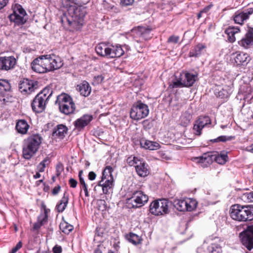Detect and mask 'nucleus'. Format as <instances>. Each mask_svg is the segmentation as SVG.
<instances>
[{
	"instance_id": "obj_1",
	"label": "nucleus",
	"mask_w": 253,
	"mask_h": 253,
	"mask_svg": "<svg viewBox=\"0 0 253 253\" xmlns=\"http://www.w3.org/2000/svg\"><path fill=\"white\" fill-rule=\"evenodd\" d=\"M87 12L85 7L80 6H70L68 9V13L61 16V22L62 25L70 30H80L84 24V17Z\"/></svg>"
},
{
	"instance_id": "obj_2",
	"label": "nucleus",
	"mask_w": 253,
	"mask_h": 253,
	"mask_svg": "<svg viewBox=\"0 0 253 253\" xmlns=\"http://www.w3.org/2000/svg\"><path fill=\"white\" fill-rule=\"evenodd\" d=\"M230 215L234 220L247 221L253 220V207L239 204L232 205L230 210Z\"/></svg>"
},
{
	"instance_id": "obj_3",
	"label": "nucleus",
	"mask_w": 253,
	"mask_h": 253,
	"mask_svg": "<svg viewBox=\"0 0 253 253\" xmlns=\"http://www.w3.org/2000/svg\"><path fill=\"white\" fill-rule=\"evenodd\" d=\"M42 140V137L39 134L32 135L25 140L23 147L24 159L29 160L37 153Z\"/></svg>"
},
{
	"instance_id": "obj_4",
	"label": "nucleus",
	"mask_w": 253,
	"mask_h": 253,
	"mask_svg": "<svg viewBox=\"0 0 253 253\" xmlns=\"http://www.w3.org/2000/svg\"><path fill=\"white\" fill-rule=\"evenodd\" d=\"M55 104L58 105L60 111L65 115L73 113L76 109V106L72 98L65 93L57 96Z\"/></svg>"
},
{
	"instance_id": "obj_5",
	"label": "nucleus",
	"mask_w": 253,
	"mask_h": 253,
	"mask_svg": "<svg viewBox=\"0 0 253 253\" xmlns=\"http://www.w3.org/2000/svg\"><path fill=\"white\" fill-rule=\"evenodd\" d=\"M149 113L148 106L139 101L132 105L130 110L129 115L132 120L138 121L147 117Z\"/></svg>"
},
{
	"instance_id": "obj_6",
	"label": "nucleus",
	"mask_w": 253,
	"mask_h": 253,
	"mask_svg": "<svg viewBox=\"0 0 253 253\" xmlns=\"http://www.w3.org/2000/svg\"><path fill=\"white\" fill-rule=\"evenodd\" d=\"M149 207L150 212L155 215L167 214L169 211V201L166 199L155 200L150 204Z\"/></svg>"
},
{
	"instance_id": "obj_7",
	"label": "nucleus",
	"mask_w": 253,
	"mask_h": 253,
	"mask_svg": "<svg viewBox=\"0 0 253 253\" xmlns=\"http://www.w3.org/2000/svg\"><path fill=\"white\" fill-rule=\"evenodd\" d=\"M148 200V197L141 191L134 192L126 204L129 208H138L143 206Z\"/></svg>"
},
{
	"instance_id": "obj_8",
	"label": "nucleus",
	"mask_w": 253,
	"mask_h": 253,
	"mask_svg": "<svg viewBox=\"0 0 253 253\" xmlns=\"http://www.w3.org/2000/svg\"><path fill=\"white\" fill-rule=\"evenodd\" d=\"M173 206L179 211H192L197 206V202L190 198L174 199L172 202Z\"/></svg>"
},
{
	"instance_id": "obj_9",
	"label": "nucleus",
	"mask_w": 253,
	"mask_h": 253,
	"mask_svg": "<svg viewBox=\"0 0 253 253\" xmlns=\"http://www.w3.org/2000/svg\"><path fill=\"white\" fill-rule=\"evenodd\" d=\"M9 18L11 21L18 25L24 24L28 19L25 9L20 5L14 7L13 13L9 16Z\"/></svg>"
},
{
	"instance_id": "obj_10",
	"label": "nucleus",
	"mask_w": 253,
	"mask_h": 253,
	"mask_svg": "<svg viewBox=\"0 0 253 253\" xmlns=\"http://www.w3.org/2000/svg\"><path fill=\"white\" fill-rule=\"evenodd\" d=\"M243 245L249 250L253 249V225L248 226L247 229L240 233Z\"/></svg>"
},
{
	"instance_id": "obj_11",
	"label": "nucleus",
	"mask_w": 253,
	"mask_h": 253,
	"mask_svg": "<svg viewBox=\"0 0 253 253\" xmlns=\"http://www.w3.org/2000/svg\"><path fill=\"white\" fill-rule=\"evenodd\" d=\"M211 123V121L209 116H200L194 125L193 133L196 135H201L203 128L208 125H210Z\"/></svg>"
},
{
	"instance_id": "obj_12",
	"label": "nucleus",
	"mask_w": 253,
	"mask_h": 253,
	"mask_svg": "<svg viewBox=\"0 0 253 253\" xmlns=\"http://www.w3.org/2000/svg\"><path fill=\"white\" fill-rule=\"evenodd\" d=\"M151 29L148 27L139 26L131 30V33L134 38H139V41L141 40H147L150 39L152 36L150 35ZM137 42L139 40H136Z\"/></svg>"
},
{
	"instance_id": "obj_13",
	"label": "nucleus",
	"mask_w": 253,
	"mask_h": 253,
	"mask_svg": "<svg viewBox=\"0 0 253 253\" xmlns=\"http://www.w3.org/2000/svg\"><path fill=\"white\" fill-rule=\"evenodd\" d=\"M47 101L38 94L31 104L33 110L36 113H42L45 109Z\"/></svg>"
},
{
	"instance_id": "obj_14",
	"label": "nucleus",
	"mask_w": 253,
	"mask_h": 253,
	"mask_svg": "<svg viewBox=\"0 0 253 253\" xmlns=\"http://www.w3.org/2000/svg\"><path fill=\"white\" fill-rule=\"evenodd\" d=\"M123 47L127 49V46L126 45L122 46L120 44L109 45L108 46L107 57L113 58L122 56L125 53Z\"/></svg>"
},
{
	"instance_id": "obj_15",
	"label": "nucleus",
	"mask_w": 253,
	"mask_h": 253,
	"mask_svg": "<svg viewBox=\"0 0 253 253\" xmlns=\"http://www.w3.org/2000/svg\"><path fill=\"white\" fill-rule=\"evenodd\" d=\"M16 63V60L13 56H4L0 57V70L8 71L13 69Z\"/></svg>"
},
{
	"instance_id": "obj_16",
	"label": "nucleus",
	"mask_w": 253,
	"mask_h": 253,
	"mask_svg": "<svg viewBox=\"0 0 253 253\" xmlns=\"http://www.w3.org/2000/svg\"><path fill=\"white\" fill-rule=\"evenodd\" d=\"M253 14V7H249L243 11L236 13L234 20L236 24L242 25L244 21L249 19L250 16Z\"/></svg>"
},
{
	"instance_id": "obj_17",
	"label": "nucleus",
	"mask_w": 253,
	"mask_h": 253,
	"mask_svg": "<svg viewBox=\"0 0 253 253\" xmlns=\"http://www.w3.org/2000/svg\"><path fill=\"white\" fill-rule=\"evenodd\" d=\"M239 44L245 48H248L253 44V28L249 27L245 37L239 42Z\"/></svg>"
},
{
	"instance_id": "obj_18",
	"label": "nucleus",
	"mask_w": 253,
	"mask_h": 253,
	"mask_svg": "<svg viewBox=\"0 0 253 253\" xmlns=\"http://www.w3.org/2000/svg\"><path fill=\"white\" fill-rule=\"evenodd\" d=\"M92 120V116L89 115H84L74 123L75 127L79 130L83 129Z\"/></svg>"
},
{
	"instance_id": "obj_19",
	"label": "nucleus",
	"mask_w": 253,
	"mask_h": 253,
	"mask_svg": "<svg viewBox=\"0 0 253 253\" xmlns=\"http://www.w3.org/2000/svg\"><path fill=\"white\" fill-rule=\"evenodd\" d=\"M135 170L137 174L140 177H145L150 173L149 168L145 162L140 161L138 162L137 165L135 166Z\"/></svg>"
},
{
	"instance_id": "obj_20",
	"label": "nucleus",
	"mask_w": 253,
	"mask_h": 253,
	"mask_svg": "<svg viewBox=\"0 0 253 253\" xmlns=\"http://www.w3.org/2000/svg\"><path fill=\"white\" fill-rule=\"evenodd\" d=\"M181 74L183 79V84L186 87L192 86L198 79L197 74H193L190 73H183Z\"/></svg>"
},
{
	"instance_id": "obj_21",
	"label": "nucleus",
	"mask_w": 253,
	"mask_h": 253,
	"mask_svg": "<svg viewBox=\"0 0 253 253\" xmlns=\"http://www.w3.org/2000/svg\"><path fill=\"white\" fill-rule=\"evenodd\" d=\"M113 179L101 178V180L98 182V186L102 187L103 192L105 194H107L110 192L113 186Z\"/></svg>"
},
{
	"instance_id": "obj_22",
	"label": "nucleus",
	"mask_w": 253,
	"mask_h": 253,
	"mask_svg": "<svg viewBox=\"0 0 253 253\" xmlns=\"http://www.w3.org/2000/svg\"><path fill=\"white\" fill-rule=\"evenodd\" d=\"M68 128L63 125H58L55 126L52 132V136L55 138L62 139L67 134Z\"/></svg>"
},
{
	"instance_id": "obj_23",
	"label": "nucleus",
	"mask_w": 253,
	"mask_h": 253,
	"mask_svg": "<svg viewBox=\"0 0 253 253\" xmlns=\"http://www.w3.org/2000/svg\"><path fill=\"white\" fill-rule=\"evenodd\" d=\"M19 90L22 93L30 94L35 90V85L32 81L26 80L19 84Z\"/></svg>"
},
{
	"instance_id": "obj_24",
	"label": "nucleus",
	"mask_w": 253,
	"mask_h": 253,
	"mask_svg": "<svg viewBox=\"0 0 253 253\" xmlns=\"http://www.w3.org/2000/svg\"><path fill=\"white\" fill-rule=\"evenodd\" d=\"M77 89L81 95L87 97L90 94L91 88L88 82L84 81L77 85Z\"/></svg>"
},
{
	"instance_id": "obj_25",
	"label": "nucleus",
	"mask_w": 253,
	"mask_h": 253,
	"mask_svg": "<svg viewBox=\"0 0 253 253\" xmlns=\"http://www.w3.org/2000/svg\"><path fill=\"white\" fill-rule=\"evenodd\" d=\"M31 68L35 72L38 73H46V70L44 68L41 57L34 59L31 63Z\"/></svg>"
},
{
	"instance_id": "obj_26",
	"label": "nucleus",
	"mask_w": 253,
	"mask_h": 253,
	"mask_svg": "<svg viewBox=\"0 0 253 253\" xmlns=\"http://www.w3.org/2000/svg\"><path fill=\"white\" fill-rule=\"evenodd\" d=\"M47 212L46 209L43 213H41L38 217L37 222L33 225V230H38L42 226L47 222Z\"/></svg>"
},
{
	"instance_id": "obj_27",
	"label": "nucleus",
	"mask_w": 253,
	"mask_h": 253,
	"mask_svg": "<svg viewBox=\"0 0 253 253\" xmlns=\"http://www.w3.org/2000/svg\"><path fill=\"white\" fill-rule=\"evenodd\" d=\"M213 154L211 152H208L204 154L202 156L197 158L199 160L198 162L201 163L202 167H207L211 165L213 161Z\"/></svg>"
},
{
	"instance_id": "obj_28",
	"label": "nucleus",
	"mask_w": 253,
	"mask_h": 253,
	"mask_svg": "<svg viewBox=\"0 0 253 253\" xmlns=\"http://www.w3.org/2000/svg\"><path fill=\"white\" fill-rule=\"evenodd\" d=\"M140 144L141 147L150 150H157L160 147L158 143L145 139H142L140 141Z\"/></svg>"
},
{
	"instance_id": "obj_29",
	"label": "nucleus",
	"mask_w": 253,
	"mask_h": 253,
	"mask_svg": "<svg viewBox=\"0 0 253 253\" xmlns=\"http://www.w3.org/2000/svg\"><path fill=\"white\" fill-rule=\"evenodd\" d=\"M206 46L202 44L199 43L196 46L192 48L189 52L190 57H198L201 56L206 51Z\"/></svg>"
},
{
	"instance_id": "obj_30",
	"label": "nucleus",
	"mask_w": 253,
	"mask_h": 253,
	"mask_svg": "<svg viewBox=\"0 0 253 253\" xmlns=\"http://www.w3.org/2000/svg\"><path fill=\"white\" fill-rule=\"evenodd\" d=\"M234 60L237 65L247 64L250 61V57L247 53L244 52H236Z\"/></svg>"
},
{
	"instance_id": "obj_31",
	"label": "nucleus",
	"mask_w": 253,
	"mask_h": 253,
	"mask_svg": "<svg viewBox=\"0 0 253 253\" xmlns=\"http://www.w3.org/2000/svg\"><path fill=\"white\" fill-rule=\"evenodd\" d=\"M15 127L19 133L25 134L27 133L29 125L25 120H19L17 122Z\"/></svg>"
},
{
	"instance_id": "obj_32",
	"label": "nucleus",
	"mask_w": 253,
	"mask_h": 253,
	"mask_svg": "<svg viewBox=\"0 0 253 253\" xmlns=\"http://www.w3.org/2000/svg\"><path fill=\"white\" fill-rule=\"evenodd\" d=\"M240 32L238 27H229L225 30V33L228 35V39L231 42H233L236 40L235 35Z\"/></svg>"
},
{
	"instance_id": "obj_33",
	"label": "nucleus",
	"mask_w": 253,
	"mask_h": 253,
	"mask_svg": "<svg viewBox=\"0 0 253 253\" xmlns=\"http://www.w3.org/2000/svg\"><path fill=\"white\" fill-rule=\"evenodd\" d=\"M69 200V196L65 193L62 199L60 201V203L56 206V209L58 212H63L66 209Z\"/></svg>"
},
{
	"instance_id": "obj_34",
	"label": "nucleus",
	"mask_w": 253,
	"mask_h": 253,
	"mask_svg": "<svg viewBox=\"0 0 253 253\" xmlns=\"http://www.w3.org/2000/svg\"><path fill=\"white\" fill-rule=\"evenodd\" d=\"M43 66L44 68L46 70V72L52 71V63L51 62V55H45L41 56Z\"/></svg>"
},
{
	"instance_id": "obj_35",
	"label": "nucleus",
	"mask_w": 253,
	"mask_h": 253,
	"mask_svg": "<svg viewBox=\"0 0 253 253\" xmlns=\"http://www.w3.org/2000/svg\"><path fill=\"white\" fill-rule=\"evenodd\" d=\"M213 160L218 164L223 165L227 161L228 156L227 152H222L220 154H213Z\"/></svg>"
},
{
	"instance_id": "obj_36",
	"label": "nucleus",
	"mask_w": 253,
	"mask_h": 253,
	"mask_svg": "<svg viewBox=\"0 0 253 253\" xmlns=\"http://www.w3.org/2000/svg\"><path fill=\"white\" fill-rule=\"evenodd\" d=\"M108 46L104 43L98 44L95 47L96 53L102 56L107 57Z\"/></svg>"
},
{
	"instance_id": "obj_37",
	"label": "nucleus",
	"mask_w": 253,
	"mask_h": 253,
	"mask_svg": "<svg viewBox=\"0 0 253 253\" xmlns=\"http://www.w3.org/2000/svg\"><path fill=\"white\" fill-rule=\"evenodd\" d=\"M11 86L9 82L5 80H0V94L4 95L5 93L10 91Z\"/></svg>"
},
{
	"instance_id": "obj_38",
	"label": "nucleus",
	"mask_w": 253,
	"mask_h": 253,
	"mask_svg": "<svg viewBox=\"0 0 253 253\" xmlns=\"http://www.w3.org/2000/svg\"><path fill=\"white\" fill-rule=\"evenodd\" d=\"M51 60L52 71L58 69L62 66L63 63L60 57L56 56L55 55H52Z\"/></svg>"
},
{
	"instance_id": "obj_39",
	"label": "nucleus",
	"mask_w": 253,
	"mask_h": 253,
	"mask_svg": "<svg viewBox=\"0 0 253 253\" xmlns=\"http://www.w3.org/2000/svg\"><path fill=\"white\" fill-rule=\"evenodd\" d=\"M59 227L60 230L65 234H69L73 230V226L66 221H62L60 223Z\"/></svg>"
},
{
	"instance_id": "obj_40",
	"label": "nucleus",
	"mask_w": 253,
	"mask_h": 253,
	"mask_svg": "<svg viewBox=\"0 0 253 253\" xmlns=\"http://www.w3.org/2000/svg\"><path fill=\"white\" fill-rule=\"evenodd\" d=\"M127 240L132 244L136 245L141 243V240L140 237L137 235L130 233L126 236Z\"/></svg>"
},
{
	"instance_id": "obj_41",
	"label": "nucleus",
	"mask_w": 253,
	"mask_h": 253,
	"mask_svg": "<svg viewBox=\"0 0 253 253\" xmlns=\"http://www.w3.org/2000/svg\"><path fill=\"white\" fill-rule=\"evenodd\" d=\"M192 116L190 113L185 112L183 114L180 119V123L183 126H186L190 123Z\"/></svg>"
},
{
	"instance_id": "obj_42",
	"label": "nucleus",
	"mask_w": 253,
	"mask_h": 253,
	"mask_svg": "<svg viewBox=\"0 0 253 253\" xmlns=\"http://www.w3.org/2000/svg\"><path fill=\"white\" fill-rule=\"evenodd\" d=\"M50 162L49 157H46L38 166L37 169L39 172H43L45 168L48 166Z\"/></svg>"
},
{
	"instance_id": "obj_43",
	"label": "nucleus",
	"mask_w": 253,
	"mask_h": 253,
	"mask_svg": "<svg viewBox=\"0 0 253 253\" xmlns=\"http://www.w3.org/2000/svg\"><path fill=\"white\" fill-rule=\"evenodd\" d=\"M52 94V90L48 87H45L40 92L38 93V94L46 99V100H48L50 97L51 96Z\"/></svg>"
},
{
	"instance_id": "obj_44",
	"label": "nucleus",
	"mask_w": 253,
	"mask_h": 253,
	"mask_svg": "<svg viewBox=\"0 0 253 253\" xmlns=\"http://www.w3.org/2000/svg\"><path fill=\"white\" fill-rule=\"evenodd\" d=\"M183 79H182L181 74L178 78H176L174 80L172 81L171 84H170V86L172 88H177L184 86L183 84Z\"/></svg>"
},
{
	"instance_id": "obj_45",
	"label": "nucleus",
	"mask_w": 253,
	"mask_h": 253,
	"mask_svg": "<svg viewBox=\"0 0 253 253\" xmlns=\"http://www.w3.org/2000/svg\"><path fill=\"white\" fill-rule=\"evenodd\" d=\"M113 169L111 166H107L102 172L101 178L113 179L112 174Z\"/></svg>"
},
{
	"instance_id": "obj_46",
	"label": "nucleus",
	"mask_w": 253,
	"mask_h": 253,
	"mask_svg": "<svg viewBox=\"0 0 253 253\" xmlns=\"http://www.w3.org/2000/svg\"><path fill=\"white\" fill-rule=\"evenodd\" d=\"M209 253H221V248L220 246L217 244H211L208 247Z\"/></svg>"
},
{
	"instance_id": "obj_47",
	"label": "nucleus",
	"mask_w": 253,
	"mask_h": 253,
	"mask_svg": "<svg viewBox=\"0 0 253 253\" xmlns=\"http://www.w3.org/2000/svg\"><path fill=\"white\" fill-rule=\"evenodd\" d=\"M140 161L141 160L137 157L132 155L128 157L126 159L127 163L129 166H134L135 167L136 165H137L138 162H140Z\"/></svg>"
},
{
	"instance_id": "obj_48",
	"label": "nucleus",
	"mask_w": 253,
	"mask_h": 253,
	"mask_svg": "<svg viewBox=\"0 0 253 253\" xmlns=\"http://www.w3.org/2000/svg\"><path fill=\"white\" fill-rule=\"evenodd\" d=\"M234 138V137L232 136H227L225 135H221L218 137L217 138L211 140V141L213 142H226L227 141L231 140Z\"/></svg>"
},
{
	"instance_id": "obj_49",
	"label": "nucleus",
	"mask_w": 253,
	"mask_h": 253,
	"mask_svg": "<svg viewBox=\"0 0 253 253\" xmlns=\"http://www.w3.org/2000/svg\"><path fill=\"white\" fill-rule=\"evenodd\" d=\"M80 184L82 186V188H83V189L84 191V193H85V196L86 197H88L89 196V193H88V190H87V185L86 184V183H85V182L84 181V179H81V182H80Z\"/></svg>"
},
{
	"instance_id": "obj_50",
	"label": "nucleus",
	"mask_w": 253,
	"mask_h": 253,
	"mask_svg": "<svg viewBox=\"0 0 253 253\" xmlns=\"http://www.w3.org/2000/svg\"><path fill=\"white\" fill-rule=\"evenodd\" d=\"M179 37L177 36H171L168 39V42L172 43H177L178 42Z\"/></svg>"
},
{
	"instance_id": "obj_51",
	"label": "nucleus",
	"mask_w": 253,
	"mask_h": 253,
	"mask_svg": "<svg viewBox=\"0 0 253 253\" xmlns=\"http://www.w3.org/2000/svg\"><path fill=\"white\" fill-rule=\"evenodd\" d=\"M104 77L102 75H98L94 77V83L96 84H99L102 82Z\"/></svg>"
},
{
	"instance_id": "obj_52",
	"label": "nucleus",
	"mask_w": 253,
	"mask_h": 253,
	"mask_svg": "<svg viewBox=\"0 0 253 253\" xmlns=\"http://www.w3.org/2000/svg\"><path fill=\"white\" fill-rule=\"evenodd\" d=\"M22 246V243L21 241H19L16 246L14 247L11 251L10 252V253H16L17 251L20 249Z\"/></svg>"
},
{
	"instance_id": "obj_53",
	"label": "nucleus",
	"mask_w": 253,
	"mask_h": 253,
	"mask_svg": "<svg viewBox=\"0 0 253 253\" xmlns=\"http://www.w3.org/2000/svg\"><path fill=\"white\" fill-rule=\"evenodd\" d=\"M134 0H121V4L123 6H128L131 5Z\"/></svg>"
},
{
	"instance_id": "obj_54",
	"label": "nucleus",
	"mask_w": 253,
	"mask_h": 253,
	"mask_svg": "<svg viewBox=\"0 0 253 253\" xmlns=\"http://www.w3.org/2000/svg\"><path fill=\"white\" fill-rule=\"evenodd\" d=\"M70 186L72 188H76L77 185V181L73 178H71L69 180Z\"/></svg>"
},
{
	"instance_id": "obj_55",
	"label": "nucleus",
	"mask_w": 253,
	"mask_h": 253,
	"mask_svg": "<svg viewBox=\"0 0 253 253\" xmlns=\"http://www.w3.org/2000/svg\"><path fill=\"white\" fill-rule=\"evenodd\" d=\"M247 199L251 202H253V191L245 194Z\"/></svg>"
},
{
	"instance_id": "obj_56",
	"label": "nucleus",
	"mask_w": 253,
	"mask_h": 253,
	"mask_svg": "<svg viewBox=\"0 0 253 253\" xmlns=\"http://www.w3.org/2000/svg\"><path fill=\"white\" fill-rule=\"evenodd\" d=\"M61 187L59 185L55 186L52 190V193L54 195H57L60 191Z\"/></svg>"
},
{
	"instance_id": "obj_57",
	"label": "nucleus",
	"mask_w": 253,
	"mask_h": 253,
	"mask_svg": "<svg viewBox=\"0 0 253 253\" xmlns=\"http://www.w3.org/2000/svg\"><path fill=\"white\" fill-rule=\"evenodd\" d=\"M96 176V174L93 171H90L88 175V178L90 180H93L95 179Z\"/></svg>"
},
{
	"instance_id": "obj_58",
	"label": "nucleus",
	"mask_w": 253,
	"mask_h": 253,
	"mask_svg": "<svg viewBox=\"0 0 253 253\" xmlns=\"http://www.w3.org/2000/svg\"><path fill=\"white\" fill-rule=\"evenodd\" d=\"M9 0H0V9L5 7L8 2Z\"/></svg>"
},
{
	"instance_id": "obj_59",
	"label": "nucleus",
	"mask_w": 253,
	"mask_h": 253,
	"mask_svg": "<svg viewBox=\"0 0 253 253\" xmlns=\"http://www.w3.org/2000/svg\"><path fill=\"white\" fill-rule=\"evenodd\" d=\"M53 253H61L62 252V248L60 246H55L53 248Z\"/></svg>"
},
{
	"instance_id": "obj_60",
	"label": "nucleus",
	"mask_w": 253,
	"mask_h": 253,
	"mask_svg": "<svg viewBox=\"0 0 253 253\" xmlns=\"http://www.w3.org/2000/svg\"><path fill=\"white\" fill-rule=\"evenodd\" d=\"M89 1H90V0H80L79 5H78V6L76 5V6L77 7H79L80 6H82V4H86L88 2H89ZM83 7H84V6H83Z\"/></svg>"
},
{
	"instance_id": "obj_61",
	"label": "nucleus",
	"mask_w": 253,
	"mask_h": 253,
	"mask_svg": "<svg viewBox=\"0 0 253 253\" xmlns=\"http://www.w3.org/2000/svg\"><path fill=\"white\" fill-rule=\"evenodd\" d=\"M211 8V6H208L206 7H205L203 9H202V10H201V11L203 13V14H206L210 10V9Z\"/></svg>"
},
{
	"instance_id": "obj_62",
	"label": "nucleus",
	"mask_w": 253,
	"mask_h": 253,
	"mask_svg": "<svg viewBox=\"0 0 253 253\" xmlns=\"http://www.w3.org/2000/svg\"><path fill=\"white\" fill-rule=\"evenodd\" d=\"M69 1L72 2V3L75 4V5H77L80 4V0H69Z\"/></svg>"
},
{
	"instance_id": "obj_63",
	"label": "nucleus",
	"mask_w": 253,
	"mask_h": 253,
	"mask_svg": "<svg viewBox=\"0 0 253 253\" xmlns=\"http://www.w3.org/2000/svg\"><path fill=\"white\" fill-rule=\"evenodd\" d=\"M40 172H39L38 171V172H37L34 175V178L35 179H37V178H39L41 177V174L40 173Z\"/></svg>"
},
{
	"instance_id": "obj_64",
	"label": "nucleus",
	"mask_w": 253,
	"mask_h": 253,
	"mask_svg": "<svg viewBox=\"0 0 253 253\" xmlns=\"http://www.w3.org/2000/svg\"><path fill=\"white\" fill-rule=\"evenodd\" d=\"M82 173H83V170H80L79 173V177L80 182H81V179H84V178L82 177Z\"/></svg>"
}]
</instances>
